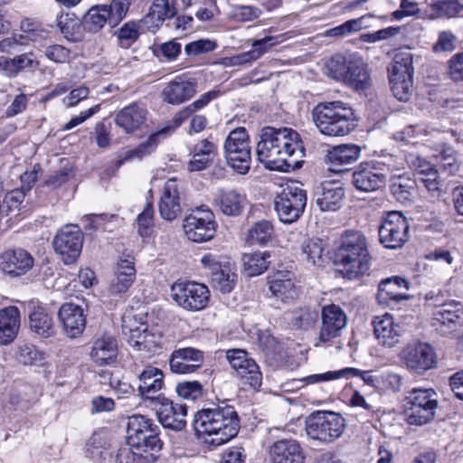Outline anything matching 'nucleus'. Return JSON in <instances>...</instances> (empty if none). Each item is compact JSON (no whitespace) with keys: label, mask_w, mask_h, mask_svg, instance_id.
Here are the masks:
<instances>
[{"label":"nucleus","mask_w":463,"mask_h":463,"mask_svg":"<svg viewBox=\"0 0 463 463\" xmlns=\"http://www.w3.org/2000/svg\"><path fill=\"white\" fill-rule=\"evenodd\" d=\"M457 45V36L451 31H441L432 49L435 52H452Z\"/></svg>","instance_id":"nucleus-63"},{"label":"nucleus","mask_w":463,"mask_h":463,"mask_svg":"<svg viewBox=\"0 0 463 463\" xmlns=\"http://www.w3.org/2000/svg\"><path fill=\"white\" fill-rule=\"evenodd\" d=\"M33 256L24 249L8 250L0 254V269L13 277H20L33 267Z\"/></svg>","instance_id":"nucleus-27"},{"label":"nucleus","mask_w":463,"mask_h":463,"mask_svg":"<svg viewBox=\"0 0 463 463\" xmlns=\"http://www.w3.org/2000/svg\"><path fill=\"white\" fill-rule=\"evenodd\" d=\"M402 356L407 368L417 373H422L437 364L434 349L427 343L409 345Z\"/></svg>","instance_id":"nucleus-19"},{"label":"nucleus","mask_w":463,"mask_h":463,"mask_svg":"<svg viewBox=\"0 0 463 463\" xmlns=\"http://www.w3.org/2000/svg\"><path fill=\"white\" fill-rule=\"evenodd\" d=\"M176 14V0H154L148 14L139 23L155 32L166 19L175 17Z\"/></svg>","instance_id":"nucleus-32"},{"label":"nucleus","mask_w":463,"mask_h":463,"mask_svg":"<svg viewBox=\"0 0 463 463\" xmlns=\"http://www.w3.org/2000/svg\"><path fill=\"white\" fill-rule=\"evenodd\" d=\"M344 81L358 91L365 90L371 86L367 65L362 59L349 58V70Z\"/></svg>","instance_id":"nucleus-43"},{"label":"nucleus","mask_w":463,"mask_h":463,"mask_svg":"<svg viewBox=\"0 0 463 463\" xmlns=\"http://www.w3.org/2000/svg\"><path fill=\"white\" fill-rule=\"evenodd\" d=\"M122 330L125 335H128V341L130 345L138 350H150L156 345L155 335L148 331L146 324L135 326V321L129 317H123Z\"/></svg>","instance_id":"nucleus-34"},{"label":"nucleus","mask_w":463,"mask_h":463,"mask_svg":"<svg viewBox=\"0 0 463 463\" xmlns=\"http://www.w3.org/2000/svg\"><path fill=\"white\" fill-rule=\"evenodd\" d=\"M159 422L165 427L174 430H182L186 424L185 416L187 409L185 405L174 403L169 399L162 396L151 402Z\"/></svg>","instance_id":"nucleus-18"},{"label":"nucleus","mask_w":463,"mask_h":463,"mask_svg":"<svg viewBox=\"0 0 463 463\" xmlns=\"http://www.w3.org/2000/svg\"><path fill=\"white\" fill-rule=\"evenodd\" d=\"M183 227L188 240L200 243L214 237L217 223L213 213L208 207L201 206L184 218Z\"/></svg>","instance_id":"nucleus-11"},{"label":"nucleus","mask_w":463,"mask_h":463,"mask_svg":"<svg viewBox=\"0 0 463 463\" xmlns=\"http://www.w3.org/2000/svg\"><path fill=\"white\" fill-rule=\"evenodd\" d=\"M203 353L199 349L185 347L172 353L169 360L170 369L175 373H192L202 367Z\"/></svg>","instance_id":"nucleus-29"},{"label":"nucleus","mask_w":463,"mask_h":463,"mask_svg":"<svg viewBox=\"0 0 463 463\" xmlns=\"http://www.w3.org/2000/svg\"><path fill=\"white\" fill-rule=\"evenodd\" d=\"M345 190L337 182L326 181L314 188L313 199L322 212L338 211L345 201Z\"/></svg>","instance_id":"nucleus-20"},{"label":"nucleus","mask_w":463,"mask_h":463,"mask_svg":"<svg viewBox=\"0 0 463 463\" xmlns=\"http://www.w3.org/2000/svg\"><path fill=\"white\" fill-rule=\"evenodd\" d=\"M183 191L175 179L165 182L160 201L159 213L163 219L173 221L182 213Z\"/></svg>","instance_id":"nucleus-25"},{"label":"nucleus","mask_w":463,"mask_h":463,"mask_svg":"<svg viewBox=\"0 0 463 463\" xmlns=\"http://www.w3.org/2000/svg\"><path fill=\"white\" fill-rule=\"evenodd\" d=\"M58 318L62 324L65 334L71 338L80 336L86 326V315L82 307L73 304H63L58 312Z\"/></svg>","instance_id":"nucleus-28"},{"label":"nucleus","mask_w":463,"mask_h":463,"mask_svg":"<svg viewBox=\"0 0 463 463\" xmlns=\"http://www.w3.org/2000/svg\"><path fill=\"white\" fill-rule=\"evenodd\" d=\"M439 166L449 175H454L458 170L457 153L452 146H445L438 154Z\"/></svg>","instance_id":"nucleus-57"},{"label":"nucleus","mask_w":463,"mask_h":463,"mask_svg":"<svg viewBox=\"0 0 463 463\" xmlns=\"http://www.w3.org/2000/svg\"><path fill=\"white\" fill-rule=\"evenodd\" d=\"M156 459V457L153 454L130 446L119 449L116 456L117 463H153Z\"/></svg>","instance_id":"nucleus-53"},{"label":"nucleus","mask_w":463,"mask_h":463,"mask_svg":"<svg viewBox=\"0 0 463 463\" xmlns=\"http://www.w3.org/2000/svg\"><path fill=\"white\" fill-rule=\"evenodd\" d=\"M404 401V416L408 424L422 426L433 420L439 404L433 389H413Z\"/></svg>","instance_id":"nucleus-7"},{"label":"nucleus","mask_w":463,"mask_h":463,"mask_svg":"<svg viewBox=\"0 0 463 463\" xmlns=\"http://www.w3.org/2000/svg\"><path fill=\"white\" fill-rule=\"evenodd\" d=\"M371 256L366 237L359 231H346L335 250L334 263L344 277L353 279L364 275L370 266Z\"/></svg>","instance_id":"nucleus-3"},{"label":"nucleus","mask_w":463,"mask_h":463,"mask_svg":"<svg viewBox=\"0 0 463 463\" xmlns=\"http://www.w3.org/2000/svg\"><path fill=\"white\" fill-rule=\"evenodd\" d=\"M139 27L140 25L134 21L124 24L116 33L120 44L128 47L136 42L139 37Z\"/></svg>","instance_id":"nucleus-58"},{"label":"nucleus","mask_w":463,"mask_h":463,"mask_svg":"<svg viewBox=\"0 0 463 463\" xmlns=\"http://www.w3.org/2000/svg\"><path fill=\"white\" fill-rule=\"evenodd\" d=\"M267 285L270 297L276 298L281 302L292 301L298 298L299 293L294 273L288 270H278L268 276Z\"/></svg>","instance_id":"nucleus-24"},{"label":"nucleus","mask_w":463,"mask_h":463,"mask_svg":"<svg viewBox=\"0 0 463 463\" xmlns=\"http://www.w3.org/2000/svg\"><path fill=\"white\" fill-rule=\"evenodd\" d=\"M245 202V196L234 189H221L213 198V206L227 216L241 214Z\"/></svg>","instance_id":"nucleus-38"},{"label":"nucleus","mask_w":463,"mask_h":463,"mask_svg":"<svg viewBox=\"0 0 463 463\" xmlns=\"http://www.w3.org/2000/svg\"><path fill=\"white\" fill-rule=\"evenodd\" d=\"M196 92L195 80L180 75L164 86L161 98L165 102L177 106L191 99Z\"/></svg>","instance_id":"nucleus-21"},{"label":"nucleus","mask_w":463,"mask_h":463,"mask_svg":"<svg viewBox=\"0 0 463 463\" xmlns=\"http://www.w3.org/2000/svg\"><path fill=\"white\" fill-rule=\"evenodd\" d=\"M226 358L242 380L243 384H249L253 389L260 387L262 383L261 373L256 362L249 357L246 351L242 349L228 350Z\"/></svg>","instance_id":"nucleus-17"},{"label":"nucleus","mask_w":463,"mask_h":463,"mask_svg":"<svg viewBox=\"0 0 463 463\" xmlns=\"http://www.w3.org/2000/svg\"><path fill=\"white\" fill-rule=\"evenodd\" d=\"M373 333L381 345L386 347L394 346L400 339V326L394 323L389 314L376 317L373 321Z\"/></svg>","instance_id":"nucleus-39"},{"label":"nucleus","mask_w":463,"mask_h":463,"mask_svg":"<svg viewBox=\"0 0 463 463\" xmlns=\"http://www.w3.org/2000/svg\"><path fill=\"white\" fill-rule=\"evenodd\" d=\"M224 155L228 165L239 175H246L250 169L251 147L244 128L230 132L224 142Z\"/></svg>","instance_id":"nucleus-8"},{"label":"nucleus","mask_w":463,"mask_h":463,"mask_svg":"<svg viewBox=\"0 0 463 463\" xmlns=\"http://www.w3.org/2000/svg\"><path fill=\"white\" fill-rule=\"evenodd\" d=\"M274 203L279 220L285 223H292L304 213L307 192L298 183L287 184L276 196Z\"/></svg>","instance_id":"nucleus-10"},{"label":"nucleus","mask_w":463,"mask_h":463,"mask_svg":"<svg viewBox=\"0 0 463 463\" xmlns=\"http://www.w3.org/2000/svg\"><path fill=\"white\" fill-rule=\"evenodd\" d=\"M345 428V419L336 412L317 411L306 418L305 430L309 439L328 444L342 436Z\"/></svg>","instance_id":"nucleus-6"},{"label":"nucleus","mask_w":463,"mask_h":463,"mask_svg":"<svg viewBox=\"0 0 463 463\" xmlns=\"http://www.w3.org/2000/svg\"><path fill=\"white\" fill-rule=\"evenodd\" d=\"M177 394L187 400L195 401L203 394V386L197 382H183L176 386Z\"/></svg>","instance_id":"nucleus-60"},{"label":"nucleus","mask_w":463,"mask_h":463,"mask_svg":"<svg viewBox=\"0 0 463 463\" xmlns=\"http://www.w3.org/2000/svg\"><path fill=\"white\" fill-rule=\"evenodd\" d=\"M256 153L266 168L288 172L303 156L304 147L297 131L288 128H263Z\"/></svg>","instance_id":"nucleus-1"},{"label":"nucleus","mask_w":463,"mask_h":463,"mask_svg":"<svg viewBox=\"0 0 463 463\" xmlns=\"http://www.w3.org/2000/svg\"><path fill=\"white\" fill-rule=\"evenodd\" d=\"M463 321V306L456 300H449L432 312V326L443 335L450 334Z\"/></svg>","instance_id":"nucleus-22"},{"label":"nucleus","mask_w":463,"mask_h":463,"mask_svg":"<svg viewBox=\"0 0 463 463\" xmlns=\"http://www.w3.org/2000/svg\"><path fill=\"white\" fill-rule=\"evenodd\" d=\"M82 244L83 234L79 226L72 224H67L61 228L52 241L54 251L65 265L76 262L80 255Z\"/></svg>","instance_id":"nucleus-15"},{"label":"nucleus","mask_w":463,"mask_h":463,"mask_svg":"<svg viewBox=\"0 0 463 463\" xmlns=\"http://www.w3.org/2000/svg\"><path fill=\"white\" fill-rule=\"evenodd\" d=\"M171 134V128H164L149 136L146 141L140 144L137 148L126 151L116 162V169H118L125 162L133 158H142L157 146L160 137H165Z\"/></svg>","instance_id":"nucleus-44"},{"label":"nucleus","mask_w":463,"mask_h":463,"mask_svg":"<svg viewBox=\"0 0 463 463\" xmlns=\"http://www.w3.org/2000/svg\"><path fill=\"white\" fill-rule=\"evenodd\" d=\"M163 373L153 366H148L139 374L138 390L141 396L150 403L162 397L159 391L163 387Z\"/></svg>","instance_id":"nucleus-40"},{"label":"nucleus","mask_w":463,"mask_h":463,"mask_svg":"<svg viewBox=\"0 0 463 463\" xmlns=\"http://www.w3.org/2000/svg\"><path fill=\"white\" fill-rule=\"evenodd\" d=\"M20 328V311L10 306L0 309V345L11 343Z\"/></svg>","instance_id":"nucleus-42"},{"label":"nucleus","mask_w":463,"mask_h":463,"mask_svg":"<svg viewBox=\"0 0 463 463\" xmlns=\"http://www.w3.org/2000/svg\"><path fill=\"white\" fill-rule=\"evenodd\" d=\"M272 233L271 222L261 220L255 222L250 229L248 240L251 244H266L271 239Z\"/></svg>","instance_id":"nucleus-55"},{"label":"nucleus","mask_w":463,"mask_h":463,"mask_svg":"<svg viewBox=\"0 0 463 463\" xmlns=\"http://www.w3.org/2000/svg\"><path fill=\"white\" fill-rule=\"evenodd\" d=\"M147 110L139 103H132L120 109L115 116L116 125L126 133H133L139 129L146 120Z\"/></svg>","instance_id":"nucleus-35"},{"label":"nucleus","mask_w":463,"mask_h":463,"mask_svg":"<svg viewBox=\"0 0 463 463\" xmlns=\"http://www.w3.org/2000/svg\"><path fill=\"white\" fill-rule=\"evenodd\" d=\"M409 282L401 277L389 278L379 284L377 299L380 304L391 306L409 298L406 290Z\"/></svg>","instance_id":"nucleus-31"},{"label":"nucleus","mask_w":463,"mask_h":463,"mask_svg":"<svg viewBox=\"0 0 463 463\" xmlns=\"http://www.w3.org/2000/svg\"><path fill=\"white\" fill-rule=\"evenodd\" d=\"M413 61L410 52L396 53L388 68L389 81L393 96L401 101H408L412 93Z\"/></svg>","instance_id":"nucleus-9"},{"label":"nucleus","mask_w":463,"mask_h":463,"mask_svg":"<svg viewBox=\"0 0 463 463\" xmlns=\"http://www.w3.org/2000/svg\"><path fill=\"white\" fill-rule=\"evenodd\" d=\"M417 186L415 179L404 175H397L392 177L390 189L397 201L405 203L414 198Z\"/></svg>","instance_id":"nucleus-48"},{"label":"nucleus","mask_w":463,"mask_h":463,"mask_svg":"<svg viewBox=\"0 0 463 463\" xmlns=\"http://www.w3.org/2000/svg\"><path fill=\"white\" fill-rule=\"evenodd\" d=\"M261 11L252 5H237L232 10V18L238 22H250L260 17Z\"/></svg>","instance_id":"nucleus-62"},{"label":"nucleus","mask_w":463,"mask_h":463,"mask_svg":"<svg viewBox=\"0 0 463 463\" xmlns=\"http://www.w3.org/2000/svg\"><path fill=\"white\" fill-rule=\"evenodd\" d=\"M106 449V439L101 432H94L85 446L86 456L98 463L104 458Z\"/></svg>","instance_id":"nucleus-54"},{"label":"nucleus","mask_w":463,"mask_h":463,"mask_svg":"<svg viewBox=\"0 0 463 463\" xmlns=\"http://www.w3.org/2000/svg\"><path fill=\"white\" fill-rule=\"evenodd\" d=\"M361 146L354 144H344L334 146L326 154V162L330 172L340 174L349 171V165L361 156Z\"/></svg>","instance_id":"nucleus-26"},{"label":"nucleus","mask_w":463,"mask_h":463,"mask_svg":"<svg viewBox=\"0 0 463 463\" xmlns=\"http://www.w3.org/2000/svg\"><path fill=\"white\" fill-rule=\"evenodd\" d=\"M201 262L208 269L213 288L222 294L230 293L237 283L235 269L229 264H222L213 254L204 255Z\"/></svg>","instance_id":"nucleus-16"},{"label":"nucleus","mask_w":463,"mask_h":463,"mask_svg":"<svg viewBox=\"0 0 463 463\" xmlns=\"http://www.w3.org/2000/svg\"><path fill=\"white\" fill-rule=\"evenodd\" d=\"M171 295L178 306L188 311H200L206 307L210 290L201 283L178 281L171 287Z\"/></svg>","instance_id":"nucleus-13"},{"label":"nucleus","mask_w":463,"mask_h":463,"mask_svg":"<svg viewBox=\"0 0 463 463\" xmlns=\"http://www.w3.org/2000/svg\"><path fill=\"white\" fill-rule=\"evenodd\" d=\"M158 58H165L167 61H173L177 58L181 52V44L175 41H169L160 44L154 50Z\"/></svg>","instance_id":"nucleus-64"},{"label":"nucleus","mask_w":463,"mask_h":463,"mask_svg":"<svg viewBox=\"0 0 463 463\" xmlns=\"http://www.w3.org/2000/svg\"><path fill=\"white\" fill-rule=\"evenodd\" d=\"M220 96L221 91L219 90H212L203 94L198 99L178 111L175 115L171 124L165 128H171V133L174 132L175 128L181 126L183 122L189 118L195 111L202 109L210 101L217 99Z\"/></svg>","instance_id":"nucleus-46"},{"label":"nucleus","mask_w":463,"mask_h":463,"mask_svg":"<svg viewBox=\"0 0 463 463\" xmlns=\"http://www.w3.org/2000/svg\"><path fill=\"white\" fill-rule=\"evenodd\" d=\"M324 246L321 240L305 241L301 247V258L309 266H321L324 263Z\"/></svg>","instance_id":"nucleus-50"},{"label":"nucleus","mask_w":463,"mask_h":463,"mask_svg":"<svg viewBox=\"0 0 463 463\" xmlns=\"http://www.w3.org/2000/svg\"><path fill=\"white\" fill-rule=\"evenodd\" d=\"M354 375L360 376L362 380L368 385L379 387V379L373 374L372 371H360L356 368H345L340 371L327 372L320 374H314L309 377L312 383L330 381L342 376Z\"/></svg>","instance_id":"nucleus-47"},{"label":"nucleus","mask_w":463,"mask_h":463,"mask_svg":"<svg viewBox=\"0 0 463 463\" xmlns=\"http://www.w3.org/2000/svg\"><path fill=\"white\" fill-rule=\"evenodd\" d=\"M136 279L133 258L121 259L116 267L109 290L111 295H121L128 290Z\"/></svg>","instance_id":"nucleus-37"},{"label":"nucleus","mask_w":463,"mask_h":463,"mask_svg":"<svg viewBox=\"0 0 463 463\" xmlns=\"http://www.w3.org/2000/svg\"><path fill=\"white\" fill-rule=\"evenodd\" d=\"M352 184L362 192H373L382 187L386 175L381 168L371 162L361 163L352 174Z\"/></svg>","instance_id":"nucleus-23"},{"label":"nucleus","mask_w":463,"mask_h":463,"mask_svg":"<svg viewBox=\"0 0 463 463\" xmlns=\"http://www.w3.org/2000/svg\"><path fill=\"white\" fill-rule=\"evenodd\" d=\"M191 159L187 164L190 172L203 171L208 168L217 156V146L208 139L198 141L190 150Z\"/></svg>","instance_id":"nucleus-36"},{"label":"nucleus","mask_w":463,"mask_h":463,"mask_svg":"<svg viewBox=\"0 0 463 463\" xmlns=\"http://www.w3.org/2000/svg\"><path fill=\"white\" fill-rule=\"evenodd\" d=\"M271 463H303L304 454L299 443L291 439L275 441L269 449Z\"/></svg>","instance_id":"nucleus-33"},{"label":"nucleus","mask_w":463,"mask_h":463,"mask_svg":"<svg viewBox=\"0 0 463 463\" xmlns=\"http://www.w3.org/2000/svg\"><path fill=\"white\" fill-rule=\"evenodd\" d=\"M312 119L322 135L331 137L349 135L357 121L353 108L341 100L318 103L312 110Z\"/></svg>","instance_id":"nucleus-4"},{"label":"nucleus","mask_w":463,"mask_h":463,"mask_svg":"<svg viewBox=\"0 0 463 463\" xmlns=\"http://www.w3.org/2000/svg\"><path fill=\"white\" fill-rule=\"evenodd\" d=\"M431 8L439 17L452 18L463 13V2L460 0H437L431 5Z\"/></svg>","instance_id":"nucleus-56"},{"label":"nucleus","mask_w":463,"mask_h":463,"mask_svg":"<svg viewBox=\"0 0 463 463\" xmlns=\"http://www.w3.org/2000/svg\"><path fill=\"white\" fill-rule=\"evenodd\" d=\"M268 251H255L243 254L241 260L243 272L250 277L259 276L266 271L270 264Z\"/></svg>","instance_id":"nucleus-49"},{"label":"nucleus","mask_w":463,"mask_h":463,"mask_svg":"<svg viewBox=\"0 0 463 463\" xmlns=\"http://www.w3.org/2000/svg\"><path fill=\"white\" fill-rule=\"evenodd\" d=\"M117 353V340L112 335H103L93 342L90 355L97 364L105 365L116 359Z\"/></svg>","instance_id":"nucleus-41"},{"label":"nucleus","mask_w":463,"mask_h":463,"mask_svg":"<svg viewBox=\"0 0 463 463\" xmlns=\"http://www.w3.org/2000/svg\"><path fill=\"white\" fill-rule=\"evenodd\" d=\"M20 29L23 33L19 35L23 37L24 43V41L41 43L49 36V31L43 29L38 22L29 18H25L21 22Z\"/></svg>","instance_id":"nucleus-52"},{"label":"nucleus","mask_w":463,"mask_h":463,"mask_svg":"<svg viewBox=\"0 0 463 463\" xmlns=\"http://www.w3.org/2000/svg\"><path fill=\"white\" fill-rule=\"evenodd\" d=\"M29 327L37 336L49 338L55 335L56 329L52 317L38 301L32 300L28 304Z\"/></svg>","instance_id":"nucleus-30"},{"label":"nucleus","mask_w":463,"mask_h":463,"mask_svg":"<svg viewBox=\"0 0 463 463\" xmlns=\"http://www.w3.org/2000/svg\"><path fill=\"white\" fill-rule=\"evenodd\" d=\"M409 229V222L401 212H389L378 229L380 242L387 249H401L410 238Z\"/></svg>","instance_id":"nucleus-12"},{"label":"nucleus","mask_w":463,"mask_h":463,"mask_svg":"<svg viewBox=\"0 0 463 463\" xmlns=\"http://www.w3.org/2000/svg\"><path fill=\"white\" fill-rule=\"evenodd\" d=\"M194 428L203 443L218 447L237 436L240 419L234 407L222 401L213 408L198 411L194 416Z\"/></svg>","instance_id":"nucleus-2"},{"label":"nucleus","mask_w":463,"mask_h":463,"mask_svg":"<svg viewBox=\"0 0 463 463\" xmlns=\"http://www.w3.org/2000/svg\"><path fill=\"white\" fill-rule=\"evenodd\" d=\"M106 24H109L111 27H115L117 25L110 20V14L109 9H107V5H97L91 6L82 19L84 30L90 33H98L105 26Z\"/></svg>","instance_id":"nucleus-45"},{"label":"nucleus","mask_w":463,"mask_h":463,"mask_svg":"<svg viewBox=\"0 0 463 463\" xmlns=\"http://www.w3.org/2000/svg\"><path fill=\"white\" fill-rule=\"evenodd\" d=\"M288 320L294 329L308 330L317 320V313L308 307H300L290 313Z\"/></svg>","instance_id":"nucleus-51"},{"label":"nucleus","mask_w":463,"mask_h":463,"mask_svg":"<svg viewBox=\"0 0 463 463\" xmlns=\"http://www.w3.org/2000/svg\"><path fill=\"white\" fill-rule=\"evenodd\" d=\"M130 4L131 0H112L110 5H107L110 20L114 24L118 25L123 20L129 9Z\"/></svg>","instance_id":"nucleus-61"},{"label":"nucleus","mask_w":463,"mask_h":463,"mask_svg":"<svg viewBox=\"0 0 463 463\" xmlns=\"http://www.w3.org/2000/svg\"><path fill=\"white\" fill-rule=\"evenodd\" d=\"M159 433L158 425L144 415L133 414L128 418L127 440L132 448L157 458L163 445Z\"/></svg>","instance_id":"nucleus-5"},{"label":"nucleus","mask_w":463,"mask_h":463,"mask_svg":"<svg viewBox=\"0 0 463 463\" xmlns=\"http://www.w3.org/2000/svg\"><path fill=\"white\" fill-rule=\"evenodd\" d=\"M347 316L337 305L331 304L322 307L321 325L315 346L329 345L332 341L342 335L347 326Z\"/></svg>","instance_id":"nucleus-14"},{"label":"nucleus","mask_w":463,"mask_h":463,"mask_svg":"<svg viewBox=\"0 0 463 463\" xmlns=\"http://www.w3.org/2000/svg\"><path fill=\"white\" fill-rule=\"evenodd\" d=\"M329 75L337 80L344 81L349 70V60L341 55L334 56L327 64Z\"/></svg>","instance_id":"nucleus-59"}]
</instances>
